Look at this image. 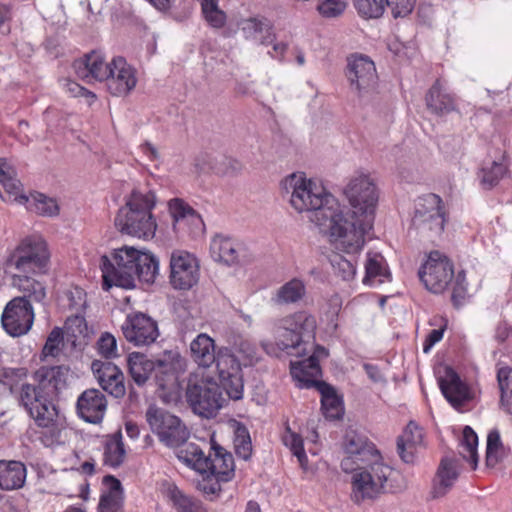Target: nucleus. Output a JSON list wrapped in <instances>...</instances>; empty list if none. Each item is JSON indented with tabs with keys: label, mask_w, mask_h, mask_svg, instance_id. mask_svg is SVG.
<instances>
[{
	"label": "nucleus",
	"mask_w": 512,
	"mask_h": 512,
	"mask_svg": "<svg viewBox=\"0 0 512 512\" xmlns=\"http://www.w3.org/2000/svg\"><path fill=\"white\" fill-rule=\"evenodd\" d=\"M146 420L159 440L168 447H180L177 458L202 475L198 489L205 495H217L221 483L232 480L235 475L233 455L216 441L211 439L209 453L195 443H186L189 431L179 417L168 411L150 406L146 411Z\"/></svg>",
	"instance_id": "nucleus-1"
},
{
	"label": "nucleus",
	"mask_w": 512,
	"mask_h": 512,
	"mask_svg": "<svg viewBox=\"0 0 512 512\" xmlns=\"http://www.w3.org/2000/svg\"><path fill=\"white\" fill-rule=\"evenodd\" d=\"M342 446L345 457L341 460V469L354 473L351 480L353 502L374 500L390 490L388 480L393 470L383 463L380 452L364 434L348 429Z\"/></svg>",
	"instance_id": "nucleus-2"
},
{
	"label": "nucleus",
	"mask_w": 512,
	"mask_h": 512,
	"mask_svg": "<svg viewBox=\"0 0 512 512\" xmlns=\"http://www.w3.org/2000/svg\"><path fill=\"white\" fill-rule=\"evenodd\" d=\"M351 209L341 207L345 221H341L336 249L348 254L359 252L365 243V234L372 228L378 202V192L369 175L353 177L344 189Z\"/></svg>",
	"instance_id": "nucleus-3"
},
{
	"label": "nucleus",
	"mask_w": 512,
	"mask_h": 512,
	"mask_svg": "<svg viewBox=\"0 0 512 512\" xmlns=\"http://www.w3.org/2000/svg\"><path fill=\"white\" fill-rule=\"evenodd\" d=\"M72 376L67 365H43L31 375L32 383H23L18 393L19 406L39 427H49L56 421V402L65 391Z\"/></svg>",
	"instance_id": "nucleus-4"
},
{
	"label": "nucleus",
	"mask_w": 512,
	"mask_h": 512,
	"mask_svg": "<svg viewBox=\"0 0 512 512\" xmlns=\"http://www.w3.org/2000/svg\"><path fill=\"white\" fill-rule=\"evenodd\" d=\"M283 189L290 195L291 206L298 212H311V221L330 231L331 241L336 247L341 221H345L338 200L302 173H293L282 182Z\"/></svg>",
	"instance_id": "nucleus-5"
},
{
	"label": "nucleus",
	"mask_w": 512,
	"mask_h": 512,
	"mask_svg": "<svg viewBox=\"0 0 512 512\" xmlns=\"http://www.w3.org/2000/svg\"><path fill=\"white\" fill-rule=\"evenodd\" d=\"M102 288L109 291L113 286L130 289L135 280L151 284L159 270L158 259L150 252L138 250L132 246L115 249L112 258L103 255L100 258Z\"/></svg>",
	"instance_id": "nucleus-6"
},
{
	"label": "nucleus",
	"mask_w": 512,
	"mask_h": 512,
	"mask_svg": "<svg viewBox=\"0 0 512 512\" xmlns=\"http://www.w3.org/2000/svg\"><path fill=\"white\" fill-rule=\"evenodd\" d=\"M194 361L202 367L216 364L219 381L230 399L243 397L244 381L242 368L237 357L228 348L215 350L214 340L205 333L199 334L190 344Z\"/></svg>",
	"instance_id": "nucleus-7"
},
{
	"label": "nucleus",
	"mask_w": 512,
	"mask_h": 512,
	"mask_svg": "<svg viewBox=\"0 0 512 512\" xmlns=\"http://www.w3.org/2000/svg\"><path fill=\"white\" fill-rule=\"evenodd\" d=\"M418 275L426 289L432 293L441 294L451 286V302L455 308L465 303L468 295L465 271L455 274L453 262L440 251L429 253Z\"/></svg>",
	"instance_id": "nucleus-8"
},
{
	"label": "nucleus",
	"mask_w": 512,
	"mask_h": 512,
	"mask_svg": "<svg viewBox=\"0 0 512 512\" xmlns=\"http://www.w3.org/2000/svg\"><path fill=\"white\" fill-rule=\"evenodd\" d=\"M156 203L154 192L142 193L134 189L119 209L115 217V226L122 234L148 239L155 235L156 221L151 213Z\"/></svg>",
	"instance_id": "nucleus-9"
},
{
	"label": "nucleus",
	"mask_w": 512,
	"mask_h": 512,
	"mask_svg": "<svg viewBox=\"0 0 512 512\" xmlns=\"http://www.w3.org/2000/svg\"><path fill=\"white\" fill-rule=\"evenodd\" d=\"M317 324L315 317L307 311H297L273 322V334L283 351L296 350L295 354H307L310 339H314Z\"/></svg>",
	"instance_id": "nucleus-10"
},
{
	"label": "nucleus",
	"mask_w": 512,
	"mask_h": 512,
	"mask_svg": "<svg viewBox=\"0 0 512 512\" xmlns=\"http://www.w3.org/2000/svg\"><path fill=\"white\" fill-rule=\"evenodd\" d=\"M221 387L212 379L190 375L185 396L192 411L202 417H214L225 402Z\"/></svg>",
	"instance_id": "nucleus-11"
},
{
	"label": "nucleus",
	"mask_w": 512,
	"mask_h": 512,
	"mask_svg": "<svg viewBox=\"0 0 512 512\" xmlns=\"http://www.w3.org/2000/svg\"><path fill=\"white\" fill-rule=\"evenodd\" d=\"M345 76L360 103L371 104L376 100L379 78L375 64L368 56L359 55L348 59Z\"/></svg>",
	"instance_id": "nucleus-12"
},
{
	"label": "nucleus",
	"mask_w": 512,
	"mask_h": 512,
	"mask_svg": "<svg viewBox=\"0 0 512 512\" xmlns=\"http://www.w3.org/2000/svg\"><path fill=\"white\" fill-rule=\"evenodd\" d=\"M15 268L22 273L44 274L48 270L49 253L41 238L24 239L11 256Z\"/></svg>",
	"instance_id": "nucleus-13"
},
{
	"label": "nucleus",
	"mask_w": 512,
	"mask_h": 512,
	"mask_svg": "<svg viewBox=\"0 0 512 512\" xmlns=\"http://www.w3.org/2000/svg\"><path fill=\"white\" fill-rule=\"evenodd\" d=\"M121 330L125 339L135 346H148L159 336L157 322L142 312L128 314Z\"/></svg>",
	"instance_id": "nucleus-14"
},
{
	"label": "nucleus",
	"mask_w": 512,
	"mask_h": 512,
	"mask_svg": "<svg viewBox=\"0 0 512 512\" xmlns=\"http://www.w3.org/2000/svg\"><path fill=\"white\" fill-rule=\"evenodd\" d=\"M1 321L9 335L19 337L26 334L34 321L32 304L24 298H13L6 305Z\"/></svg>",
	"instance_id": "nucleus-15"
},
{
	"label": "nucleus",
	"mask_w": 512,
	"mask_h": 512,
	"mask_svg": "<svg viewBox=\"0 0 512 512\" xmlns=\"http://www.w3.org/2000/svg\"><path fill=\"white\" fill-rule=\"evenodd\" d=\"M199 280L196 258L185 251L173 252L170 258V282L175 289L188 290Z\"/></svg>",
	"instance_id": "nucleus-16"
},
{
	"label": "nucleus",
	"mask_w": 512,
	"mask_h": 512,
	"mask_svg": "<svg viewBox=\"0 0 512 512\" xmlns=\"http://www.w3.org/2000/svg\"><path fill=\"white\" fill-rule=\"evenodd\" d=\"M91 370L105 392L117 399L125 396V377L117 365L111 361L94 360Z\"/></svg>",
	"instance_id": "nucleus-17"
},
{
	"label": "nucleus",
	"mask_w": 512,
	"mask_h": 512,
	"mask_svg": "<svg viewBox=\"0 0 512 512\" xmlns=\"http://www.w3.org/2000/svg\"><path fill=\"white\" fill-rule=\"evenodd\" d=\"M107 409V399L98 389L91 388L83 391L76 403L78 416L85 422L99 424L102 422Z\"/></svg>",
	"instance_id": "nucleus-18"
},
{
	"label": "nucleus",
	"mask_w": 512,
	"mask_h": 512,
	"mask_svg": "<svg viewBox=\"0 0 512 512\" xmlns=\"http://www.w3.org/2000/svg\"><path fill=\"white\" fill-rule=\"evenodd\" d=\"M112 74L106 81L108 91L114 96L129 94L137 84L135 69L127 64L126 59L117 56L112 59Z\"/></svg>",
	"instance_id": "nucleus-19"
},
{
	"label": "nucleus",
	"mask_w": 512,
	"mask_h": 512,
	"mask_svg": "<svg viewBox=\"0 0 512 512\" xmlns=\"http://www.w3.org/2000/svg\"><path fill=\"white\" fill-rule=\"evenodd\" d=\"M212 257L228 266L245 262L246 249L243 244L222 235L215 236L210 244Z\"/></svg>",
	"instance_id": "nucleus-20"
},
{
	"label": "nucleus",
	"mask_w": 512,
	"mask_h": 512,
	"mask_svg": "<svg viewBox=\"0 0 512 512\" xmlns=\"http://www.w3.org/2000/svg\"><path fill=\"white\" fill-rule=\"evenodd\" d=\"M169 212L173 218L175 231H184L187 228L191 233H196L204 227L201 216L182 199L170 200Z\"/></svg>",
	"instance_id": "nucleus-21"
},
{
	"label": "nucleus",
	"mask_w": 512,
	"mask_h": 512,
	"mask_svg": "<svg viewBox=\"0 0 512 512\" xmlns=\"http://www.w3.org/2000/svg\"><path fill=\"white\" fill-rule=\"evenodd\" d=\"M304 386L306 389L315 388L321 394V410L326 419L339 420L343 417V401L332 385L321 380H307Z\"/></svg>",
	"instance_id": "nucleus-22"
},
{
	"label": "nucleus",
	"mask_w": 512,
	"mask_h": 512,
	"mask_svg": "<svg viewBox=\"0 0 512 512\" xmlns=\"http://www.w3.org/2000/svg\"><path fill=\"white\" fill-rule=\"evenodd\" d=\"M112 61L105 63L102 56L92 51L86 54L84 58L75 60L73 68L82 79H95L98 81H107L108 77L111 76L112 72Z\"/></svg>",
	"instance_id": "nucleus-23"
},
{
	"label": "nucleus",
	"mask_w": 512,
	"mask_h": 512,
	"mask_svg": "<svg viewBox=\"0 0 512 512\" xmlns=\"http://www.w3.org/2000/svg\"><path fill=\"white\" fill-rule=\"evenodd\" d=\"M239 28L246 40L261 45H269L274 42L276 35L273 32L272 22L264 16H254L242 19Z\"/></svg>",
	"instance_id": "nucleus-24"
},
{
	"label": "nucleus",
	"mask_w": 512,
	"mask_h": 512,
	"mask_svg": "<svg viewBox=\"0 0 512 512\" xmlns=\"http://www.w3.org/2000/svg\"><path fill=\"white\" fill-rule=\"evenodd\" d=\"M428 110L437 116H444L456 110V97L450 93L440 79H437L425 96Z\"/></svg>",
	"instance_id": "nucleus-25"
},
{
	"label": "nucleus",
	"mask_w": 512,
	"mask_h": 512,
	"mask_svg": "<svg viewBox=\"0 0 512 512\" xmlns=\"http://www.w3.org/2000/svg\"><path fill=\"white\" fill-rule=\"evenodd\" d=\"M438 382L442 394L453 407L458 408L469 399L467 386L453 368L446 367L445 376L440 377Z\"/></svg>",
	"instance_id": "nucleus-26"
},
{
	"label": "nucleus",
	"mask_w": 512,
	"mask_h": 512,
	"mask_svg": "<svg viewBox=\"0 0 512 512\" xmlns=\"http://www.w3.org/2000/svg\"><path fill=\"white\" fill-rule=\"evenodd\" d=\"M103 484L109 490L100 496L98 512H124V491L120 480L113 475H106Z\"/></svg>",
	"instance_id": "nucleus-27"
},
{
	"label": "nucleus",
	"mask_w": 512,
	"mask_h": 512,
	"mask_svg": "<svg viewBox=\"0 0 512 512\" xmlns=\"http://www.w3.org/2000/svg\"><path fill=\"white\" fill-rule=\"evenodd\" d=\"M26 466L21 461L0 460V489L5 491L23 487L26 481Z\"/></svg>",
	"instance_id": "nucleus-28"
},
{
	"label": "nucleus",
	"mask_w": 512,
	"mask_h": 512,
	"mask_svg": "<svg viewBox=\"0 0 512 512\" xmlns=\"http://www.w3.org/2000/svg\"><path fill=\"white\" fill-rule=\"evenodd\" d=\"M457 468L456 460L448 457L442 458L433 480L432 494L434 498L443 497L453 487L459 476Z\"/></svg>",
	"instance_id": "nucleus-29"
},
{
	"label": "nucleus",
	"mask_w": 512,
	"mask_h": 512,
	"mask_svg": "<svg viewBox=\"0 0 512 512\" xmlns=\"http://www.w3.org/2000/svg\"><path fill=\"white\" fill-rule=\"evenodd\" d=\"M422 441L421 430L410 422L403 434L397 438V451L400 458L407 464L415 460L416 446Z\"/></svg>",
	"instance_id": "nucleus-30"
},
{
	"label": "nucleus",
	"mask_w": 512,
	"mask_h": 512,
	"mask_svg": "<svg viewBox=\"0 0 512 512\" xmlns=\"http://www.w3.org/2000/svg\"><path fill=\"white\" fill-rule=\"evenodd\" d=\"M391 280V273L388 270L384 257L379 253H368L365 263L364 284L380 285Z\"/></svg>",
	"instance_id": "nucleus-31"
},
{
	"label": "nucleus",
	"mask_w": 512,
	"mask_h": 512,
	"mask_svg": "<svg viewBox=\"0 0 512 512\" xmlns=\"http://www.w3.org/2000/svg\"><path fill=\"white\" fill-rule=\"evenodd\" d=\"M306 295V286L298 278H293L280 286L271 301L276 305H289L301 301Z\"/></svg>",
	"instance_id": "nucleus-32"
},
{
	"label": "nucleus",
	"mask_w": 512,
	"mask_h": 512,
	"mask_svg": "<svg viewBox=\"0 0 512 512\" xmlns=\"http://www.w3.org/2000/svg\"><path fill=\"white\" fill-rule=\"evenodd\" d=\"M12 284L23 293V295L18 298L28 300L30 304H32V302L40 303L46 297L45 286L28 275H14L12 277Z\"/></svg>",
	"instance_id": "nucleus-33"
},
{
	"label": "nucleus",
	"mask_w": 512,
	"mask_h": 512,
	"mask_svg": "<svg viewBox=\"0 0 512 512\" xmlns=\"http://www.w3.org/2000/svg\"><path fill=\"white\" fill-rule=\"evenodd\" d=\"M443 206L440 196L429 193L420 197L415 204V211L412 218V225L415 228H422L426 220L434 215Z\"/></svg>",
	"instance_id": "nucleus-34"
},
{
	"label": "nucleus",
	"mask_w": 512,
	"mask_h": 512,
	"mask_svg": "<svg viewBox=\"0 0 512 512\" xmlns=\"http://www.w3.org/2000/svg\"><path fill=\"white\" fill-rule=\"evenodd\" d=\"M166 496L177 512H208L200 500L185 494L176 485H170Z\"/></svg>",
	"instance_id": "nucleus-35"
},
{
	"label": "nucleus",
	"mask_w": 512,
	"mask_h": 512,
	"mask_svg": "<svg viewBox=\"0 0 512 512\" xmlns=\"http://www.w3.org/2000/svg\"><path fill=\"white\" fill-rule=\"evenodd\" d=\"M127 366L131 378L139 386L146 383L154 369V363L147 359L146 355L139 352L128 355Z\"/></svg>",
	"instance_id": "nucleus-36"
},
{
	"label": "nucleus",
	"mask_w": 512,
	"mask_h": 512,
	"mask_svg": "<svg viewBox=\"0 0 512 512\" xmlns=\"http://www.w3.org/2000/svg\"><path fill=\"white\" fill-rule=\"evenodd\" d=\"M291 374L299 382V388L304 386L307 380H317L321 375V368L317 355H310L307 359L291 363Z\"/></svg>",
	"instance_id": "nucleus-37"
},
{
	"label": "nucleus",
	"mask_w": 512,
	"mask_h": 512,
	"mask_svg": "<svg viewBox=\"0 0 512 512\" xmlns=\"http://www.w3.org/2000/svg\"><path fill=\"white\" fill-rule=\"evenodd\" d=\"M125 453L121 431L109 435L104 446V464L112 468L119 467L124 462Z\"/></svg>",
	"instance_id": "nucleus-38"
},
{
	"label": "nucleus",
	"mask_w": 512,
	"mask_h": 512,
	"mask_svg": "<svg viewBox=\"0 0 512 512\" xmlns=\"http://www.w3.org/2000/svg\"><path fill=\"white\" fill-rule=\"evenodd\" d=\"M505 456L506 451L499 431L497 429L491 430L487 436L486 465L488 467H495Z\"/></svg>",
	"instance_id": "nucleus-39"
},
{
	"label": "nucleus",
	"mask_w": 512,
	"mask_h": 512,
	"mask_svg": "<svg viewBox=\"0 0 512 512\" xmlns=\"http://www.w3.org/2000/svg\"><path fill=\"white\" fill-rule=\"evenodd\" d=\"M234 447L238 457L247 461L252 455V443L247 427L238 421H234Z\"/></svg>",
	"instance_id": "nucleus-40"
},
{
	"label": "nucleus",
	"mask_w": 512,
	"mask_h": 512,
	"mask_svg": "<svg viewBox=\"0 0 512 512\" xmlns=\"http://www.w3.org/2000/svg\"><path fill=\"white\" fill-rule=\"evenodd\" d=\"M460 445L463 458L470 462L472 469L475 470L478 464V436L470 426L464 427Z\"/></svg>",
	"instance_id": "nucleus-41"
},
{
	"label": "nucleus",
	"mask_w": 512,
	"mask_h": 512,
	"mask_svg": "<svg viewBox=\"0 0 512 512\" xmlns=\"http://www.w3.org/2000/svg\"><path fill=\"white\" fill-rule=\"evenodd\" d=\"M208 164V171H211L216 175L231 177L240 175L244 167L239 160L228 156L211 160Z\"/></svg>",
	"instance_id": "nucleus-42"
},
{
	"label": "nucleus",
	"mask_w": 512,
	"mask_h": 512,
	"mask_svg": "<svg viewBox=\"0 0 512 512\" xmlns=\"http://www.w3.org/2000/svg\"><path fill=\"white\" fill-rule=\"evenodd\" d=\"M199 1L201 4L202 14L208 24L215 29L223 28L227 20V15L219 8V0Z\"/></svg>",
	"instance_id": "nucleus-43"
},
{
	"label": "nucleus",
	"mask_w": 512,
	"mask_h": 512,
	"mask_svg": "<svg viewBox=\"0 0 512 512\" xmlns=\"http://www.w3.org/2000/svg\"><path fill=\"white\" fill-rule=\"evenodd\" d=\"M497 381L500 389V403L506 412L512 413V403L510 402L512 398V369L500 368L497 372Z\"/></svg>",
	"instance_id": "nucleus-44"
},
{
	"label": "nucleus",
	"mask_w": 512,
	"mask_h": 512,
	"mask_svg": "<svg viewBox=\"0 0 512 512\" xmlns=\"http://www.w3.org/2000/svg\"><path fill=\"white\" fill-rule=\"evenodd\" d=\"M357 13L365 19H376L383 15L384 0H352Z\"/></svg>",
	"instance_id": "nucleus-45"
},
{
	"label": "nucleus",
	"mask_w": 512,
	"mask_h": 512,
	"mask_svg": "<svg viewBox=\"0 0 512 512\" xmlns=\"http://www.w3.org/2000/svg\"><path fill=\"white\" fill-rule=\"evenodd\" d=\"M284 444L290 448L293 455H295L299 461V464L303 470L308 469V457L304 450V444L302 437L287 428V433L283 437Z\"/></svg>",
	"instance_id": "nucleus-46"
},
{
	"label": "nucleus",
	"mask_w": 512,
	"mask_h": 512,
	"mask_svg": "<svg viewBox=\"0 0 512 512\" xmlns=\"http://www.w3.org/2000/svg\"><path fill=\"white\" fill-rule=\"evenodd\" d=\"M506 172V167L497 161H493L490 167H483L480 171L481 184L486 189H491L498 184Z\"/></svg>",
	"instance_id": "nucleus-47"
},
{
	"label": "nucleus",
	"mask_w": 512,
	"mask_h": 512,
	"mask_svg": "<svg viewBox=\"0 0 512 512\" xmlns=\"http://www.w3.org/2000/svg\"><path fill=\"white\" fill-rule=\"evenodd\" d=\"M433 213L434 215L426 220V223L423 224V227L417 229L421 230L422 232H428L430 236H439L444 231L446 223L444 206Z\"/></svg>",
	"instance_id": "nucleus-48"
},
{
	"label": "nucleus",
	"mask_w": 512,
	"mask_h": 512,
	"mask_svg": "<svg viewBox=\"0 0 512 512\" xmlns=\"http://www.w3.org/2000/svg\"><path fill=\"white\" fill-rule=\"evenodd\" d=\"M97 350L98 353L106 358V361L117 356V341L115 337L105 332L103 333L97 341Z\"/></svg>",
	"instance_id": "nucleus-49"
},
{
	"label": "nucleus",
	"mask_w": 512,
	"mask_h": 512,
	"mask_svg": "<svg viewBox=\"0 0 512 512\" xmlns=\"http://www.w3.org/2000/svg\"><path fill=\"white\" fill-rule=\"evenodd\" d=\"M346 8L345 0H319L317 10L325 18L340 16Z\"/></svg>",
	"instance_id": "nucleus-50"
},
{
	"label": "nucleus",
	"mask_w": 512,
	"mask_h": 512,
	"mask_svg": "<svg viewBox=\"0 0 512 512\" xmlns=\"http://www.w3.org/2000/svg\"><path fill=\"white\" fill-rule=\"evenodd\" d=\"M64 294L70 310L78 313L86 307V292L82 288L75 286L65 291Z\"/></svg>",
	"instance_id": "nucleus-51"
},
{
	"label": "nucleus",
	"mask_w": 512,
	"mask_h": 512,
	"mask_svg": "<svg viewBox=\"0 0 512 512\" xmlns=\"http://www.w3.org/2000/svg\"><path fill=\"white\" fill-rule=\"evenodd\" d=\"M35 211L44 216H54L59 212V207L56 200L38 193L34 196Z\"/></svg>",
	"instance_id": "nucleus-52"
},
{
	"label": "nucleus",
	"mask_w": 512,
	"mask_h": 512,
	"mask_svg": "<svg viewBox=\"0 0 512 512\" xmlns=\"http://www.w3.org/2000/svg\"><path fill=\"white\" fill-rule=\"evenodd\" d=\"M63 340V332L59 327H55L49 333L45 345L42 349V355L44 357L56 356L59 352V345Z\"/></svg>",
	"instance_id": "nucleus-53"
},
{
	"label": "nucleus",
	"mask_w": 512,
	"mask_h": 512,
	"mask_svg": "<svg viewBox=\"0 0 512 512\" xmlns=\"http://www.w3.org/2000/svg\"><path fill=\"white\" fill-rule=\"evenodd\" d=\"M385 6L390 8L394 18L409 15L416 3V0H384Z\"/></svg>",
	"instance_id": "nucleus-54"
},
{
	"label": "nucleus",
	"mask_w": 512,
	"mask_h": 512,
	"mask_svg": "<svg viewBox=\"0 0 512 512\" xmlns=\"http://www.w3.org/2000/svg\"><path fill=\"white\" fill-rule=\"evenodd\" d=\"M333 266L337 274L345 281L353 279L356 275V266L346 258L338 257V259L333 260Z\"/></svg>",
	"instance_id": "nucleus-55"
},
{
	"label": "nucleus",
	"mask_w": 512,
	"mask_h": 512,
	"mask_svg": "<svg viewBox=\"0 0 512 512\" xmlns=\"http://www.w3.org/2000/svg\"><path fill=\"white\" fill-rule=\"evenodd\" d=\"M65 88L72 97H85L89 105H91L96 99V95L93 92L87 90L85 87L74 81L67 80Z\"/></svg>",
	"instance_id": "nucleus-56"
},
{
	"label": "nucleus",
	"mask_w": 512,
	"mask_h": 512,
	"mask_svg": "<svg viewBox=\"0 0 512 512\" xmlns=\"http://www.w3.org/2000/svg\"><path fill=\"white\" fill-rule=\"evenodd\" d=\"M0 183L9 194L18 196L21 192L22 184L18 179L15 178L14 173L0 177Z\"/></svg>",
	"instance_id": "nucleus-57"
},
{
	"label": "nucleus",
	"mask_w": 512,
	"mask_h": 512,
	"mask_svg": "<svg viewBox=\"0 0 512 512\" xmlns=\"http://www.w3.org/2000/svg\"><path fill=\"white\" fill-rule=\"evenodd\" d=\"M443 334L444 328L431 330L423 343L424 353H428L430 349L443 338Z\"/></svg>",
	"instance_id": "nucleus-58"
},
{
	"label": "nucleus",
	"mask_w": 512,
	"mask_h": 512,
	"mask_svg": "<svg viewBox=\"0 0 512 512\" xmlns=\"http://www.w3.org/2000/svg\"><path fill=\"white\" fill-rule=\"evenodd\" d=\"M495 340L499 343H503L509 340V345L512 344V330L505 322H500L495 330Z\"/></svg>",
	"instance_id": "nucleus-59"
},
{
	"label": "nucleus",
	"mask_w": 512,
	"mask_h": 512,
	"mask_svg": "<svg viewBox=\"0 0 512 512\" xmlns=\"http://www.w3.org/2000/svg\"><path fill=\"white\" fill-rule=\"evenodd\" d=\"M65 324L68 331L71 330L74 326L76 327V329L72 331L73 336H76V332L82 334L83 330L86 328L84 317L77 314L69 317Z\"/></svg>",
	"instance_id": "nucleus-60"
},
{
	"label": "nucleus",
	"mask_w": 512,
	"mask_h": 512,
	"mask_svg": "<svg viewBox=\"0 0 512 512\" xmlns=\"http://www.w3.org/2000/svg\"><path fill=\"white\" fill-rule=\"evenodd\" d=\"M364 369L368 375V377L374 382H380L383 377L376 365L373 364H364Z\"/></svg>",
	"instance_id": "nucleus-61"
},
{
	"label": "nucleus",
	"mask_w": 512,
	"mask_h": 512,
	"mask_svg": "<svg viewBox=\"0 0 512 512\" xmlns=\"http://www.w3.org/2000/svg\"><path fill=\"white\" fill-rule=\"evenodd\" d=\"M287 48H288V45L284 42H280V43H275L273 45V52L275 54H272L271 52H269V54H271L272 57H275V58H278V59H282V57L284 56L285 52L287 51Z\"/></svg>",
	"instance_id": "nucleus-62"
},
{
	"label": "nucleus",
	"mask_w": 512,
	"mask_h": 512,
	"mask_svg": "<svg viewBox=\"0 0 512 512\" xmlns=\"http://www.w3.org/2000/svg\"><path fill=\"white\" fill-rule=\"evenodd\" d=\"M157 10L168 11L171 8L170 0H148Z\"/></svg>",
	"instance_id": "nucleus-63"
},
{
	"label": "nucleus",
	"mask_w": 512,
	"mask_h": 512,
	"mask_svg": "<svg viewBox=\"0 0 512 512\" xmlns=\"http://www.w3.org/2000/svg\"><path fill=\"white\" fill-rule=\"evenodd\" d=\"M142 149H143V152L151 159V160H156L158 159V152L156 150V148L151 144V143H148L146 142L143 146H142Z\"/></svg>",
	"instance_id": "nucleus-64"
}]
</instances>
